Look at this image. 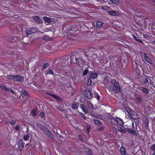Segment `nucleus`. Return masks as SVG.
Segmentation results:
<instances>
[{"label":"nucleus","mask_w":155,"mask_h":155,"mask_svg":"<svg viewBox=\"0 0 155 155\" xmlns=\"http://www.w3.org/2000/svg\"><path fill=\"white\" fill-rule=\"evenodd\" d=\"M75 25L68 26V25H65L63 28V30L65 31L67 34H71L72 35H75L79 31L77 28H75Z\"/></svg>","instance_id":"1"},{"label":"nucleus","mask_w":155,"mask_h":155,"mask_svg":"<svg viewBox=\"0 0 155 155\" xmlns=\"http://www.w3.org/2000/svg\"><path fill=\"white\" fill-rule=\"evenodd\" d=\"M112 86V91L117 93L120 90V87L118 82L114 79H112L110 81Z\"/></svg>","instance_id":"2"},{"label":"nucleus","mask_w":155,"mask_h":155,"mask_svg":"<svg viewBox=\"0 0 155 155\" xmlns=\"http://www.w3.org/2000/svg\"><path fill=\"white\" fill-rule=\"evenodd\" d=\"M7 78L8 79L12 80L15 81L22 82L24 81V77L18 74L7 75Z\"/></svg>","instance_id":"3"},{"label":"nucleus","mask_w":155,"mask_h":155,"mask_svg":"<svg viewBox=\"0 0 155 155\" xmlns=\"http://www.w3.org/2000/svg\"><path fill=\"white\" fill-rule=\"evenodd\" d=\"M39 129L43 131L50 138H53L54 136L51 132L46 128L44 125L39 124Z\"/></svg>","instance_id":"4"},{"label":"nucleus","mask_w":155,"mask_h":155,"mask_svg":"<svg viewBox=\"0 0 155 155\" xmlns=\"http://www.w3.org/2000/svg\"><path fill=\"white\" fill-rule=\"evenodd\" d=\"M127 112L129 114L130 118L133 120H137L139 119V115L138 114L134 111L130 110V112Z\"/></svg>","instance_id":"5"},{"label":"nucleus","mask_w":155,"mask_h":155,"mask_svg":"<svg viewBox=\"0 0 155 155\" xmlns=\"http://www.w3.org/2000/svg\"><path fill=\"white\" fill-rule=\"evenodd\" d=\"M84 95L88 99H90L93 96L92 92L89 89H86L85 90L84 93Z\"/></svg>","instance_id":"6"},{"label":"nucleus","mask_w":155,"mask_h":155,"mask_svg":"<svg viewBox=\"0 0 155 155\" xmlns=\"http://www.w3.org/2000/svg\"><path fill=\"white\" fill-rule=\"evenodd\" d=\"M25 31L27 35H29L33 33H35L36 32V30L35 28L32 27L26 28L25 30Z\"/></svg>","instance_id":"7"},{"label":"nucleus","mask_w":155,"mask_h":155,"mask_svg":"<svg viewBox=\"0 0 155 155\" xmlns=\"http://www.w3.org/2000/svg\"><path fill=\"white\" fill-rule=\"evenodd\" d=\"M133 67L134 70L138 74H140V70L138 67V64L135 61H133L132 62Z\"/></svg>","instance_id":"8"},{"label":"nucleus","mask_w":155,"mask_h":155,"mask_svg":"<svg viewBox=\"0 0 155 155\" xmlns=\"http://www.w3.org/2000/svg\"><path fill=\"white\" fill-rule=\"evenodd\" d=\"M47 94L51 96L55 100L58 101L59 102H61L62 101V99L59 96L55 94H52L49 92L47 93Z\"/></svg>","instance_id":"9"},{"label":"nucleus","mask_w":155,"mask_h":155,"mask_svg":"<svg viewBox=\"0 0 155 155\" xmlns=\"http://www.w3.org/2000/svg\"><path fill=\"white\" fill-rule=\"evenodd\" d=\"M25 142L22 139L20 140L18 142V149L21 151H22L25 146Z\"/></svg>","instance_id":"10"},{"label":"nucleus","mask_w":155,"mask_h":155,"mask_svg":"<svg viewBox=\"0 0 155 155\" xmlns=\"http://www.w3.org/2000/svg\"><path fill=\"white\" fill-rule=\"evenodd\" d=\"M148 78L147 76L145 75L142 76L140 78L141 81L144 84L148 83Z\"/></svg>","instance_id":"11"},{"label":"nucleus","mask_w":155,"mask_h":155,"mask_svg":"<svg viewBox=\"0 0 155 155\" xmlns=\"http://www.w3.org/2000/svg\"><path fill=\"white\" fill-rule=\"evenodd\" d=\"M76 62L78 63L79 66L83 65L85 64V61L81 58H75Z\"/></svg>","instance_id":"12"},{"label":"nucleus","mask_w":155,"mask_h":155,"mask_svg":"<svg viewBox=\"0 0 155 155\" xmlns=\"http://www.w3.org/2000/svg\"><path fill=\"white\" fill-rule=\"evenodd\" d=\"M144 58L145 60L148 63L152 64V61L151 58L149 57L145 53H144L143 55Z\"/></svg>","instance_id":"13"},{"label":"nucleus","mask_w":155,"mask_h":155,"mask_svg":"<svg viewBox=\"0 0 155 155\" xmlns=\"http://www.w3.org/2000/svg\"><path fill=\"white\" fill-rule=\"evenodd\" d=\"M36 76L37 75H35V76L34 79L33 81V84L35 87L38 88L39 86V81L36 78Z\"/></svg>","instance_id":"14"},{"label":"nucleus","mask_w":155,"mask_h":155,"mask_svg":"<svg viewBox=\"0 0 155 155\" xmlns=\"http://www.w3.org/2000/svg\"><path fill=\"white\" fill-rule=\"evenodd\" d=\"M80 108L83 111L85 114H87L88 113V110L86 106L84 104H81L80 105Z\"/></svg>","instance_id":"15"},{"label":"nucleus","mask_w":155,"mask_h":155,"mask_svg":"<svg viewBox=\"0 0 155 155\" xmlns=\"http://www.w3.org/2000/svg\"><path fill=\"white\" fill-rule=\"evenodd\" d=\"M127 131L130 134H131L134 137H136L137 135V133L136 131L134 130H131L130 129H128L127 130Z\"/></svg>","instance_id":"16"},{"label":"nucleus","mask_w":155,"mask_h":155,"mask_svg":"<svg viewBox=\"0 0 155 155\" xmlns=\"http://www.w3.org/2000/svg\"><path fill=\"white\" fill-rule=\"evenodd\" d=\"M109 82V80L107 78L104 77L102 82V83L104 84L106 87H107L108 86Z\"/></svg>","instance_id":"17"},{"label":"nucleus","mask_w":155,"mask_h":155,"mask_svg":"<svg viewBox=\"0 0 155 155\" xmlns=\"http://www.w3.org/2000/svg\"><path fill=\"white\" fill-rule=\"evenodd\" d=\"M83 152L86 154L92 155V151L88 148H84L83 151Z\"/></svg>","instance_id":"18"},{"label":"nucleus","mask_w":155,"mask_h":155,"mask_svg":"<svg viewBox=\"0 0 155 155\" xmlns=\"http://www.w3.org/2000/svg\"><path fill=\"white\" fill-rule=\"evenodd\" d=\"M91 116L93 118L95 117L101 120H103V117L102 115L101 114H98L96 115L93 114Z\"/></svg>","instance_id":"19"},{"label":"nucleus","mask_w":155,"mask_h":155,"mask_svg":"<svg viewBox=\"0 0 155 155\" xmlns=\"http://www.w3.org/2000/svg\"><path fill=\"white\" fill-rule=\"evenodd\" d=\"M120 152L121 155H126L127 152L124 147L122 146L120 148Z\"/></svg>","instance_id":"20"},{"label":"nucleus","mask_w":155,"mask_h":155,"mask_svg":"<svg viewBox=\"0 0 155 155\" xmlns=\"http://www.w3.org/2000/svg\"><path fill=\"white\" fill-rule=\"evenodd\" d=\"M144 122L145 124L146 128L148 130L149 129V120L146 117L144 118Z\"/></svg>","instance_id":"21"},{"label":"nucleus","mask_w":155,"mask_h":155,"mask_svg":"<svg viewBox=\"0 0 155 155\" xmlns=\"http://www.w3.org/2000/svg\"><path fill=\"white\" fill-rule=\"evenodd\" d=\"M86 105L90 109L92 110L93 109L94 106L93 104L91 103L90 101H87Z\"/></svg>","instance_id":"22"},{"label":"nucleus","mask_w":155,"mask_h":155,"mask_svg":"<svg viewBox=\"0 0 155 155\" xmlns=\"http://www.w3.org/2000/svg\"><path fill=\"white\" fill-rule=\"evenodd\" d=\"M110 15L112 16L118 15H119V12L117 11L112 10L109 12Z\"/></svg>","instance_id":"23"},{"label":"nucleus","mask_w":155,"mask_h":155,"mask_svg":"<svg viewBox=\"0 0 155 155\" xmlns=\"http://www.w3.org/2000/svg\"><path fill=\"white\" fill-rule=\"evenodd\" d=\"M117 117H115L113 118L110 119V122L114 125H117Z\"/></svg>","instance_id":"24"},{"label":"nucleus","mask_w":155,"mask_h":155,"mask_svg":"<svg viewBox=\"0 0 155 155\" xmlns=\"http://www.w3.org/2000/svg\"><path fill=\"white\" fill-rule=\"evenodd\" d=\"M117 124L121 126H123L124 124L123 120L118 117H117Z\"/></svg>","instance_id":"25"},{"label":"nucleus","mask_w":155,"mask_h":155,"mask_svg":"<svg viewBox=\"0 0 155 155\" xmlns=\"http://www.w3.org/2000/svg\"><path fill=\"white\" fill-rule=\"evenodd\" d=\"M18 39L16 37H13L12 38L11 37H9L8 41L9 42H14L18 40Z\"/></svg>","instance_id":"26"},{"label":"nucleus","mask_w":155,"mask_h":155,"mask_svg":"<svg viewBox=\"0 0 155 155\" xmlns=\"http://www.w3.org/2000/svg\"><path fill=\"white\" fill-rule=\"evenodd\" d=\"M104 22L101 21H97L96 22V26L97 28H100L102 26Z\"/></svg>","instance_id":"27"},{"label":"nucleus","mask_w":155,"mask_h":155,"mask_svg":"<svg viewBox=\"0 0 155 155\" xmlns=\"http://www.w3.org/2000/svg\"><path fill=\"white\" fill-rule=\"evenodd\" d=\"M43 19L46 23L50 24L51 22V20L48 17H45L43 18Z\"/></svg>","instance_id":"28"},{"label":"nucleus","mask_w":155,"mask_h":155,"mask_svg":"<svg viewBox=\"0 0 155 155\" xmlns=\"http://www.w3.org/2000/svg\"><path fill=\"white\" fill-rule=\"evenodd\" d=\"M98 74L96 73H91L90 74V76L91 78L95 79L97 77Z\"/></svg>","instance_id":"29"},{"label":"nucleus","mask_w":155,"mask_h":155,"mask_svg":"<svg viewBox=\"0 0 155 155\" xmlns=\"http://www.w3.org/2000/svg\"><path fill=\"white\" fill-rule=\"evenodd\" d=\"M93 120H94L95 125H97L98 126H101L102 123V122L101 121L95 119L94 118H93Z\"/></svg>","instance_id":"30"},{"label":"nucleus","mask_w":155,"mask_h":155,"mask_svg":"<svg viewBox=\"0 0 155 155\" xmlns=\"http://www.w3.org/2000/svg\"><path fill=\"white\" fill-rule=\"evenodd\" d=\"M37 113V108H35L33 109L31 112V114L33 116H36Z\"/></svg>","instance_id":"31"},{"label":"nucleus","mask_w":155,"mask_h":155,"mask_svg":"<svg viewBox=\"0 0 155 155\" xmlns=\"http://www.w3.org/2000/svg\"><path fill=\"white\" fill-rule=\"evenodd\" d=\"M0 87L2 89L5 91H6L7 92H8L9 91V89L6 86L3 84H0Z\"/></svg>","instance_id":"32"},{"label":"nucleus","mask_w":155,"mask_h":155,"mask_svg":"<svg viewBox=\"0 0 155 155\" xmlns=\"http://www.w3.org/2000/svg\"><path fill=\"white\" fill-rule=\"evenodd\" d=\"M42 39L44 40L51 41L52 39V38H50L48 35L45 36L42 38Z\"/></svg>","instance_id":"33"},{"label":"nucleus","mask_w":155,"mask_h":155,"mask_svg":"<svg viewBox=\"0 0 155 155\" xmlns=\"http://www.w3.org/2000/svg\"><path fill=\"white\" fill-rule=\"evenodd\" d=\"M21 92L25 96H27V97H29V94L25 90L23 89L21 91Z\"/></svg>","instance_id":"34"},{"label":"nucleus","mask_w":155,"mask_h":155,"mask_svg":"<svg viewBox=\"0 0 155 155\" xmlns=\"http://www.w3.org/2000/svg\"><path fill=\"white\" fill-rule=\"evenodd\" d=\"M132 36L137 41H138L140 43H142V41L141 39H140L139 38V37H137L135 36L134 35H132Z\"/></svg>","instance_id":"35"},{"label":"nucleus","mask_w":155,"mask_h":155,"mask_svg":"<svg viewBox=\"0 0 155 155\" xmlns=\"http://www.w3.org/2000/svg\"><path fill=\"white\" fill-rule=\"evenodd\" d=\"M46 74H49L51 75H54V74L53 71L51 69H49L47 71V72L46 73Z\"/></svg>","instance_id":"36"},{"label":"nucleus","mask_w":155,"mask_h":155,"mask_svg":"<svg viewBox=\"0 0 155 155\" xmlns=\"http://www.w3.org/2000/svg\"><path fill=\"white\" fill-rule=\"evenodd\" d=\"M78 104L74 103L72 105V107L73 109L75 110L78 109Z\"/></svg>","instance_id":"37"},{"label":"nucleus","mask_w":155,"mask_h":155,"mask_svg":"<svg viewBox=\"0 0 155 155\" xmlns=\"http://www.w3.org/2000/svg\"><path fill=\"white\" fill-rule=\"evenodd\" d=\"M140 88H141V90L144 93L146 94L148 93V90L147 88L143 87H141Z\"/></svg>","instance_id":"38"},{"label":"nucleus","mask_w":155,"mask_h":155,"mask_svg":"<svg viewBox=\"0 0 155 155\" xmlns=\"http://www.w3.org/2000/svg\"><path fill=\"white\" fill-rule=\"evenodd\" d=\"M33 18L34 21L37 23H39V16H34Z\"/></svg>","instance_id":"39"},{"label":"nucleus","mask_w":155,"mask_h":155,"mask_svg":"<svg viewBox=\"0 0 155 155\" xmlns=\"http://www.w3.org/2000/svg\"><path fill=\"white\" fill-rule=\"evenodd\" d=\"M30 137L29 134H26L23 137V139L25 141H27L28 140Z\"/></svg>","instance_id":"40"},{"label":"nucleus","mask_w":155,"mask_h":155,"mask_svg":"<svg viewBox=\"0 0 155 155\" xmlns=\"http://www.w3.org/2000/svg\"><path fill=\"white\" fill-rule=\"evenodd\" d=\"M117 129L118 131L121 132L125 133L126 132V130L121 127H117Z\"/></svg>","instance_id":"41"},{"label":"nucleus","mask_w":155,"mask_h":155,"mask_svg":"<svg viewBox=\"0 0 155 155\" xmlns=\"http://www.w3.org/2000/svg\"><path fill=\"white\" fill-rule=\"evenodd\" d=\"M57 109L61 112H64L65 114L67 112L66 110L65 109H64L63 108H61V107H58Z\"/></svg>","instance_id":"42"},{"label":"nucleus","mask_w":155,"mask_h":155,"mask_svg":"<svg viewBox=\"0 0 155 155\" xmlns=\"http://www.w3.org/2000/svg\"><path fill=\"white\" fill-rule=\"evenodd\" d=\"M78 139L80 140L82 142H85V141L83 140V137H82V136L81 134H79L78 136Z\"/></svg>","instance_id":"43"},{"label":"nucleus","mask_w":155,"mask_h":155,"mask_svg":"<svg viewBox=\"0 0 155 155\" xmlns=\"http://www.w3.org/2000/svg\"><path fill=\"white\" fill-rule=\"evenodd\" d=\"M49 66V64L48 63H46L44 64L42 66V68L44 69H45L46 68H48Z\"/></svg>","instance_id":"44"},{"label":"nucleus","mask_w":155,"mask_h":155,"mask_svg":"<svg viewBox=\"0 0 155 155\" xmlns=\"http://www.w3.org/2000/svg\"><path fill=\"white\" fill-rule=\"evenodd\" d=\"M16 121L15 120H11L10 121L9 123L10 124H11L12 126L14 125L16 123Z\"/></svg>","instance_id":"45"},{"label":"nucleus","mask_w":155,"mask_h":155,"mask_svg":"<svg viewBox=\"0 0 155 155\" xmlns=\"http://www.w3.org/2000/svg\"><path fill=\"white\" fill-rule=\"evenodd\" d=\"M92 81L90 78L87 79V84L88 86L91 85L92 84Z\"/></svg>","instance_id":"46"},{"label":"nucleus","mask_w":155,"mask_h":155,"mask_svg":"<svg viewBox=\"0 0 155 155\" xmlns=\"http://www.w3.org/2000/svg\"><path fill=\"white\" fill-rule=\"evenodd\" d=\"M150 148L153 152H155V144L152 145Z\"/></svg>","instance_id":"47"},{"label":"nucleus","mask_w":155,"mask_h":155,"mask_svg":"<svg viewBox=\"0 0 155 155\" xmlns=\"http://www.w3.org/2000/svg\"><path fill=\"white\" fill-rule=\"evenodd\" d=\"M136 100L137 103H140L141 101V98L140 97H137L136 99Z\"/></svg>","instance_id":"48"},{"label":"nucleus","mask_w":155,"mask_h":155,"mask_svg":"<svg viewBox=\"0 0 155 155\" xmlns=\"http://www.w3.org/2000/svg\"><path fill=\"white\" fill-rule=\"evenodd\" d=\"M88 72V70L87 69H86L83 72V76H86Z\"/></svg>","instance_id":"49"},{"label":"nucleus","mask_w":155,"mask_h":155,"mask_svg":"<svg viewBox=\"0 0 155 155\" xmlns=\"http://www.w3.org/2000/svg\"><path fill=\"white\" fill-rule=\"evenodd\" d=\"M103 48H105L106 50H108L109 48V46L108 45H106L103 46Z\"/></svg>","instance_id":"50"},{"label":"nucleus","mask_w":155,"mask_h":155,"mask_svg":"<svg viewBox=\"0 0 155 155\" xmlns=\"http://www.w3.org/2000/svg\"><path fill=\"white\" fill-rule=\"evenodd\" d=\"M104 128H105L104 127L101 126L100 128L98 129L97 130H98L99 131H102L103 130H104Z\"/></svg>","instance_id":"51"},{"label":"nucleus","mask_w":155,"mask_h":155,"mask_svg":"<svg viewBox=\"0 0 155 155\" xmlns=\"http://www.w3.org/2000/svg\"><path fill=\"white\" fill-rule=\"evenodd\" d=\"M81 116L83 117V118L85 120H87V118L85 117V114H83V113H81Z\"/></svg>","instance_id":"52"},{"label":"nucleus","mask_w":155,"mask_h":155,"mask_svg":"<svg viewBox=\"0 0 155 155\" xmlns=\"http://www.w3.org/2000/svg\"><path fill=\"white\" fill-rule=\"evenodd\" d=\"M96 96L95 97L97 98V100L99 101L100 100V97L99 95L98 94H97L96 95H95Z\"/></svg>","instance_id":"53"},{"label":"nucleus","mask_w":155,"mask_h":155,"mask_svg":"<svg viewBox=\"0 0 155 155\" xmlns=\"http://www.w3.org/2000/svg\"><path fill=\"white\" fill-rule=\"evenodd\" d=\"M15 130L19 131V130L20 127L18 125H17L15 127Z\"/></svg>","instance_id":"54"},{"label":"nucleus","mask_w":155,"mask_h":155,"mask_svg":"<svg viewBox=\"0 0 155 155\" xmlns=\"http://www.w3.org/2000/svg\"><path fill=\"white\" fill-rule=\"evenodd\" d=\"M39 116H41V117H43L44 116V114L43 112L41 111L39 114Z\"/></svg>","instance_id":"55"},{"label":"nucleus","mask_w":155,"mask_h":155,"mask_svg":"<svg viewBox=\"0 0 155 155\" xmlns=\"http://www.w3.org/2000/svg\"><path fill=\"white\" fill-rule=\"evenodd\" d=\"M110 91H112V86L111 87L110 86H108L107 87H106Z\"/></svg>","instance_id":"56"},{"label":"nucleus","mask_w":155,"mask_h":155,"mask_svg":"<svg viewBox=\"0 0 155 155\" xmlns=\"http://www.w3.org/2000/svg\"><path fill=\"white\" fill-rule=\"evenodd\" d=\"M9 91H10L11 92L12 94H14L15 92L12 89V88H9Z\"/></svg>","instance_id":"57"},{"label":"nucleus","mask_w":155,"mask_h":155,"mask_svg":"<svg viewBox=\"0 0 155 155\" xmlns=\"http://www.w3.org/2000/svg\"><path fill=\"white\" fill-rule=\"evenodd\" d=\"M91 129V127H89L87 128L86 130L87 131V132L88 133H89V131H90V130Z\"/></svg>","instance_id":"58"},{"label":"nucleus","mask_w":155,"mask_h":155,"mask_svg":"<svg viewBox=\"0 0 155 155\" xmlns=\"http://www.w3.org/2000/svg\"><path fill=\"white\" fill-rule=\"evenodd\" d=\"M8 53L12 55H14V53L12 51H11V52L10 53Z\"/></svg>","instance_id":"59"},{"label":"nucleus","mask_w":155,"mask_h":155,"mask_svg":"<svg viewBox=\"0 0 155 155\" xmlns=\"http://www.w3.org/2000/svg\"><path fill=\"white\" fill-rule=\"evenodd\" d=\"M74 9V8L73 7H70V8H69V9Z\"/></svg>","instance_id":"60"},{"label":"nucleus","mask_w":155,"mask_h":155,"mask_svg":"<svg viewBox=\"0 0 155 155\" xmlns=\"http://www.w3.org/2000/svg\"><path fill=\"white\" fill-rule=\"evenodd\" d=\"M42 21L41 20H40L39 19V24H40L41 23H42Z\"/></svg>","instance_id":"61"},{"label":"nucleus","mask_w":155,"mask_h":155,"mask_svg":"<svg viewBox=\"0 0 155 155\" xmlns=\"http://www.w3.org/2000/svg\"><path fill=\"white\" fill-rule=\"evenodd\" d=\"M152 28H153L154 29H155V25H153L152 26Z\"/></svg>","instance_id":"62"},{"label":"nucleus","mask_w":155,"mask_h":155,"mask_svg":"<svg viewBox=\"0 0 155 155\" xmlns=\"http://www.w3.org/2000/svg\"><path fill=\"white\" fill-rule=\"evenodd\" d=\"M36 125L38 127H39V123H37Z\"/></svg>","instance_id":"63"},{"label":"nucleus","mask_w":155,"mask_h":155,"mask_svg":"<svg viewBox=\"0 0 155 155\" xmlns=\"http://www.w3.org/2000/svg\"><path fill=\"white\" fill-rule=\"evenodd\" d=\"M154 152V153L152 155H155V151Z\"/></svg>","instance_id":"64"}]
</instances>
